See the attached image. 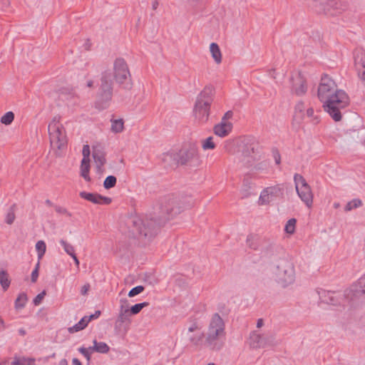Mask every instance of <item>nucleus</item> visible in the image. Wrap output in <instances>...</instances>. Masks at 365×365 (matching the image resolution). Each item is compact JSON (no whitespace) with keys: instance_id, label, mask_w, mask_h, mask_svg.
<instances>
[{"instance_id":"nucleus-60","label":"nucleus","mask_w":365,"mask_h":365,"mask_svg":"<svg viewBox=\"0 0 365 365\" xmlns=\"http://www.w3.org/2000/svg\"><path fill=\"white\" fill-rule=\"evenodd\" d=\"M339 206V203H334V207L337 208Z\"/></svg>"},{"instance_id":"nucleus-50","label":"nucleus","mask_w":365,"mask_h":365,"mask_svg":"<svg viewBox=\"0 0 365 365\" xmlns=\"http://www.w3.org/2000/svg\"><path fill=\"white\" fill-rule=\"evenodd\" d=\"M296 110L297 111H299V112H302L304 109V105L303 103H299L297 106H296Z\"/></svg>"},{"instance_id":"nucleus-12","label":"nucleus","mask_w":365,"mask_h":365,"mask_svg":"<svg viewBox=\"0 0 365 365\" xmlns=\"http://www.w3.org/2000/svg\"><path fill=\"white\" fill-rule=\"evenodd\" d=\"M354 67L360 79L365 80V51L356 48L354 53Z\"/></svg>"},{"instance_id":"nucleus-55","label":"nucleus","mask_w":365,"mask_h":365,"mask_svg":"<svg viewBox=\"0 0 365 365\" xmlns=\"http://www.w3.org/2000/svg\"><path fill=\"white\" fill-rule=\"evenodd\" d=\"M58 365H68V361L66 359H63L59 361Z\"/></svg>"},{"instance_id":"nucleus-40","label":"nucleus","mask_w":365,"mask_h":365,"mask_svg":"<svg viewBox=\"0 0 365 365\" xmlns=\"http://www.w3.org/2000/svg\"><path fill=\"white\" fill-rule=\"evenodd\" d=\"M129 312L128 308H125L123 305L120 306V313L118 315V320L121 322H124L127 320L128 313Z\"/></svg>"},{"instance_id":"nucleus-35","label":"nucleus","mask_w":365,"mask_h":365,"mask_svg":"<svg viewBox=\"0 0 365 365\" xmlns=\"http://www.w3.org/2000/svg\"><path fill=\"white\" fill-rule=\"evenodd\" d=\"M116 182H117V180L115 176L109 175L105 179V180L103 182V187L106 189H110V188L115 187Z\"/></svg>"},{"instance_id":"nucleus-8","label":"nucleus","mask_w":365,"mask_h":365,"mask_svg":"<svg viewBox=\"0 0 365 365\" xmlns=\"http://www.w3.org/2000/svg\"><path fill=\"white\" fill-rule=\"evenodd\" d=\"M284 189L280 185H274L264 188L259 195L257 203L259 205H267L283 196Z\"/></svg>"},{"instance_id":"nucleus-59","label":"nucleus","mask_w":365,"mask_h":365,"mask_svg":"<svg viewBox=\"0 0 365 365\" xmlns=\"http://www.w3.org/2000/svg\"><path fill=\"white\" fill-rule=\"evenodd\" d=\"M158 4L157 2H155V3L153 4V8L154 9H155L157 8V6H158Z\"/></svg>"},{"instance_id":"nucleus-27","label":"nucleus","mask_w":365,"mask_h":365,"mask_svg":"<svg viewBox=\"0 0 365 365\" xmlns=\"http://www.w3.org/2000/svg\"><path fill=\"white\" fill-rule=\"evenodd\" d=\"M0 284L4 291H6L11 284L9 274L4 269L0 270Z\"/></svg>"},{"instance_id":"nucleus-63","label":"nucleus","mask_w":365,"mask_h":365,"mask_svg":"<svg viewBox=\"0 0 365 365\" xmlns=\"http://www.w3.org/2000/svg\"><path fill=\"white\" fill-rule=\"evenodd\" d=\"M207 365H215V364H213V363H210V364H208Z\"/></svg>"},{"instance_id":"nucleus-15","label":"nucleus","mask_w":365,"mask_h":365,"mask_svg":"<svg viewBox=\"0 0 365 365\" xmlns=\"http://www.w3.org/2000/svg\"><path fill=\"white\" fill-rule=\"evenodd\" d=\"M0 365H36L34 359L24 356H14L0 361Z\"/></svg>"},{"instance_id":"nucleus-36","label":"nucleus","mask_w":365,"mask_h":365,"mask_svg":"<svg viewBox=\"0 0 365 365\" xmlns=\"http://www.w3.org/2000/svg\"><path fill=\"white\" fill-rule=\"evenodd\" d=\"M14 119V114L11 111L6 113L1 118V123L4 125H10Z\"/></svg>"},{"instance_id":"nucleus-26","label":"nucleus","mask_w":365,"mask_h":365,"mask_svg":"<svg viewBox=\"0 0 365 365\" xmlns=\"http://www.w3.org/2000/svg\"><path fill=\"white\" fill-rule=\"evenodd\" d=\"M93 343V346H92V349L93 352L107 354L110 350L108 345L105 342L98 341L97 340L94 339Z\"/></svg>"},{"instance_id":"nucleus-46","label":"nucleus","mask_w":365,"mask_h":365,"mask_svg":"<svg viewBox=\"0 0 365 365\" xmlns=\"http://www.w3.org/2000/svg\"><path fill=\"white\" fill-rule=\"evenodd\" d=\"M46 295V292L45 291H43L42 292L39 293L34 299V304L37 306V305H39L43 299L44 298Z\"/></svg>"},{"instance_id":"nucleus-33","label":"nucleus","mask_w":365,"mask_h":365,"mask_svg":"<svg viewBox=\"0 0 365 365\" xmlns=\"http://www.w3.org/2000/svg\"><path fill=\"white\" fill-rule=\"evenodd\" d=\"M148 304L149 303L146 302L136 304L129 309V312L130 313V314L135 315L138 314L144 307H148Z\"/></svg>"},{"instance_id":"nucleus-58","label":"nucleus","mask_w":365,"mask_h":365,"mask_svg":"<svg viewBox=\"0 0 365 365\" xmlns=\"http://www.w3.org/2000/svg\"><path fill=\"white\" fill-rule=\"evenodd\" d=\"M92 85H93V81H88L87 83L88 87H91Z\"/></svg>"},{"instance_id":"nucleus-24","label":"nucleus","mask_w":365,"mask_h":365,"mask_svg":"<svg viewBox=\"0 0 365 365\" xmlns=\"http://www.w3.org/2000/svg\"><path fill=\"white\" fill-rule=\"evenodd\" d=\"M90 322V319L87 316L83 317L77 324L69 327L68 331L71 334H73L84 329Z\"/></svg>"},{"instance_id":"nucleus-17","label":"nucleus","mask_w":365,"mask_h":365,"mask_svg":"<svg viewBox=\"0 0 365 365\" xmlns=\"http://www.w3.org/2000/svg\"><path fill=\"white\" fill-rule=\"evenodd\" d=\"M177 205L178 202L173 196L167 197L161 202L162 212L170 215H175L180 212V207Z\"/></svg>"},{"instance_id":"nucleus-1","label":"nucleus","mask_w":365,"mask_h":365,"mask_svg":"<svg viewBox=\"0 0 365 365\" xmlns=\"http://www.w3.org/2000/svg\"><path fill=\"white\" fill-rule=\"evenodd\" d=\"M318 98L323 103L326 112L335 120L341 119V110L346 108L349 103L347 94L337 88L334 81L327 75H324L320 81Z\"/></svg>"},{"instance_id":"nucleus-2","label":"nucleus","mask_w":365,"mask_h":365,"mask_svg":"<svg viewBox=\"0 0 365 365\" xmlns=\"http://www.w3.org/2000/svg\"><path fill=\"white\" fill-rule=\"evenodd\" d=\"M226 335L225 323L223 319L218 314H213L208 323L205 333V344L212 349L219 350L224 344Z\"/></svg>"},{"instance_id":"nucleus-53","label":"nucleus","mask_w":365,"mask_h":365,"mask_svg":"<svg viewBox=\"0 0 365 365\" xmlns=\"http://www.w3.org/2000/svg\"><path fill=\"white\" fill-rule=\"evenodd\" d=\"M73 365H82L81 362L76 358L72 359Z\"/></svg>"},{"instance_id":"nucleus-41","label":"nucleus","mask_w":365,"mask_h":365,"mask_svg":"<svg viewBox=\"0 0 365 365\" xmlns=\"http://www.w3.org/2000/svg\"><path fill=\"white\" fill-rule=\"evenodd\" d=\"M14 220H15L14 210L13 207H11L6 215L5 222L8 225H11L14 222Z\"/></svg>"},{"instance_id":"nucleus-56","label":"nucleus","mask_w":365,"mask_h":365,"mask_svg":"<svg viewBox=\"0 0 365 365\" xmlns=\"http://www.w3.org/2000/svg\"><path fill=\"white\" fill-rule=\"evenodd\" d=\"M40 267V260L38 259V262L36 263L34 269H36L38 272Z\"/></svg>"},{"instance_id":"nucleus-28","label":"nucleus","mask_w":365,"mask_h":365,"mask_svg":"<svg viewBox=\"0 0 365 365\" xmlns=\"http://www.w3.org/2000/svg\"><path fill=\"white\" fill-rule=\"evenodd\" d=\"M27 302H28V297H27V295L26 294V293H24V292L20 293L18 295V297L16 299L15 302H14L15 309L17 310H20V309H23L26 306Z\"/></svg>"},{"instance_id":"nucleus-62","label":"nucleus","mask_w":365,"mask_h":365,"mask_svg":"<svg viewBox=\"0 0 365 365\" xmlns=\"http://www.w3.org/2000/svg\"><path fill=\"white\" fill-rule=\"evenodd\" d=\"M276 163H277V164H278V163H279V160L276 159Z\"/></svg>"},{"instance_id":"nucleus-9","label":"nucleus","mask_w":365,"mask_h":365,"mask_svg":"<svg viewBox=\"0 0 365 365\" xmlns=\"http://www.w3.org/2000/svg\"><path fill=\"white\" fill-rule=\"evenodd\" d=\"M113 77L119 84L130 80V74L126 61L123 58H118L113 63Z\"/></svg>"},{"instance_id":"nucleus-23","label":"nucleus","mask_w":365,"mask_h":365,"mask_svg":"<svg viewBox=\"0 0 365 365\" xmlns=\"http://www.w3.org/2000/svg\"><path fill=\"white\" fill-rule=\"evenodd\" d=\"M338 294L333 292H323L321 295L322 300L329 304L336 305L338 304Z\"/></svg>"},{"instance_id":"nucleus-10","label":"nucleus","mask_w":365,"mask_h":365,"mask_svg":"<svg viewBox=\"0 0 365 365\" xmlns=\"http://www.w3.org/2000/svg\"><path fill=\"white\" fill-rule=\"evenodd\" d=\"M261 153L258 145L255 143H251L242 152V161L247 167L252 166L254 163L260 160Z\"/></svg>"},{"instance_id":"nucleus-20","label":"nucleus","mask_w":365,"mask_h":365,"mask_svg":"<svg viewBox=\"0 0 365 365\" xmlns=\"http://www.w3.org/2000/svg\"><path fill=\"white\" fill-rule=\"evenodd\" d=\"M93 158L98 170L101 171L106 163L105 153L101 147L95 146L93 148Z\"/></svg>"},{"instance_id":"nucleus-3","label":"nucleus","mask_w":365,"mask_h":365,"mask_svg":"<svg viewBox=\"0 0 365 365\" xmlns=\"http://www.w3.org/2000/svg\"><path fill=\"white\" fill-rule=\"evenodd\" d=\"M212 87L206 86L197 98L194 114L195 118L202 122L206 121L208 118L210 105L212 102Z\"/></svg>"},{"instance_id":"nucleus-7","label":"nucleus","mask_w":365,"mask_h":365,"mask_svg":"<svg viewBox=\"0 0 365 365\" xmlns=\"http://www.w3.org/2000/svg\"><path fill=\"white\" fill-rule=\"evenodd\" d=\"M112 76L110 73H105L101 78V84L98 94L97 104L99 108L107 107V103L112 98Z\"/></svg>"},{"instance_id":"nucleus-11","label":"nucleus","mask_w":365,"mask_h":365,"mask_svg":"<svg viewBox=\"0 0 365 365\" xmlns=\"http://www.w3.org/2000/svg\"><path fill=\"white\" fill-rule=\"evenodd\" d=\"M232 117V113L227 111L221 120V122L214 128L215 135L223 138L229 135L232 128V124L229 121Z\"/></svg>"},{"instance_id":"nucleus-57","label":"nucleus","mask_w":365,"mask_h":365,"mask_svg":"<svg viewBox=\"0 0 365 365\" xmlns=\"http://www.w3.org/2000/svg\"><path fill=\"white\" fill-rule=\"evenodd\" d=\"M140 232L141 234L144 235V236H145V237H147V236H148V235H149V233H148V232H146V231H142V230H140Z\"/></svg>"},{"instance_id":"nucleus-13","label":"nucleus","mask_w":365,"mask_h":365,"mask_svg":"<svg viewBox=\"0 0 365 365\" xmlns=\"http://www.w3.org/2000/svg\"><path fill=\"white\" fill-rule=\"evenodd\" d=\"M249 344L252 348H262L268 345L274 344L272 336L261 335L257 331L251 333L249 339Z\"/></svg>"},{"instance_id":"nucleus-45","label":"nucleus","mask_w":365,"mask_h":365,"mask_svg":"<svg viewBox=\"0 0 365 365\" xmlns=\"http://www.w3.org/2000/svg\"><path fill=\"white\" fill-rule=\"evenodd\" d=\"M306 114L309 118H313L312 121L314 123H319V120L317 116H314V109L312 108H307Z\"/></svg>"},{"instance_id":"nucleus-54","label":"nucleus","mask_w":365,"mask_h":365,"mask_svg":"<svg viewBox=\"0 0 365 365\" xmlns=\"http://www.w3.org/2000/svg\"><path fill=\"white\" fill-rule=\"evenodd\" d=\"M263 325V320L262 319H259L257 322V327L260 328Z\"/></svg>"},{"instance_id":"nucleus-5","label":"nucleus","mask_w":365,"mask_h":365,"mask_svg":"<svg viewBox=\"0 0 365 365\" xmlns=\"http://www.w3.org/2000/svg\"><path fill=\"white\" fill-rule=\"evenodd\" d=\"M51 145L58 150L63 149L67 143L65 129L59 118L54 117L48 126Z\"/></svg>"},{"instance_id":"nucleus-14","label":"nucleus","mask_w":365,"mask_h":365,"mask_svg":"<svg viewBox=\"0 0 365 365\" xmlns=\"http://www.w3.org/2000/svg\"><path fill=\"white\" fill-rule=\"evenodd\" d=\"M291 81L292 90L295 94L301 96L307 92L306 79L300 73L294 74L292 76Z\"/></svg>"},{"instance_id":"nucleus-18","label":"nucleus","mask_w":365,"mask_h":365,"mask_svg":"<svg viewBox=\"0 0 365 365\" xmlns=\"http://www.w3.org/2000/svg\"><path fill=\"white\" fill-rule=\"evenodd\" d=\"M319 4L320 11L326 13H331L332 10H338L340 9V4L337 0H314Z\"/></svg>"},{"instance_id":"nucleus-42","label":"nucleus","mask_w":365,"mask_h":365,"mask_svg":"<svg viewBox=\"0 0 365 365\" xmlns=\"http://www.w3.org/2000/svg\"><path fill=\"white\" fill-rule=\"evenodd\" d=\"M143 290H144V287L143 286H141V285L137 286V287L131 289L129 291L128 297H133L140 294L141 292H143Z\"/></svg>"},{"instance_id":"nucleus-19","label":"nucleus","mask_w":365,"mask_h":365,"mask_svg":"<svg viewBox=\"0 0 365 365\" xmlns=\"http://www.w3.org/2000/svg\"><path fill=\"white\" fill-rule=\"evenodd\" d=\"M350 292H353V296L356 298L365 296V274L351 287Z\"/></svg>"},{"instance_id":"nucleus-48","label":"nucleus","mask_w":365,"mask_h":365,"mask_svg":"<svg viewBox=\"0 0 365 365\" xmlns=\"http://www.w3.org/2000/svg\"><path fill=\"white\" fill-rule=\"evenodd\" d=\"M38 277V272L36 269H34L31 272V281L36 282Z\"/></svg>"},{"instance_id":"nucleus-25","label":"nucleus","mask_w":365,"mask_h":365,"mask_svg":"<svg viewBox=\"0 0 365 365\" xmlns=\"http://www.w3.org/2000/svg\"><path fill=\"white\" fill-rule=\"evenodd\" d=\"M90 172V160H82L80 166L81 176L86 181H91Z\"/></svg>"},{"instance_id":"nucleus-37","label":"nucleus","mask_w":365,"mask_h":365,"mask_svg":"<svg viewBox=\"0 0 365 365\" xmlns=\"http://www.w3.org/2000/svg\"><path fill=\"white\" fill-rule=\"evenodd\" d=\"M78 351L87 359V361H90L91 359V354L93 352L92 346H89L88 348L81 346L78 348Z\"/></svg>"},{"instance_id":"nucleus-6","label":"nucleus","mask_w":365,"mask_h":365,"mask_svg":"<svg viewBox=\"0 0 365 365\" xmlns=\"http://www.w3.org/2000/svg\"><path fill=\"white\" fill-rule=\"evenodd\" d=\"M294 182L297 195L308 208H311L314 199L311 187L304 178L299 174L294 175Z\"/></svg>"},{"instance_id":"nucleus-31","label":"nucleus","mask_w":365,"mask_h":365,"mask_svg":"<svg viewBox=\"0 0 365 365\" xmlns=\"http://www.w3.org/2000/svg\"><path fill=\"white\" fill-rule=\"evenodd\" d=\"M297 220L294 218L289 219L285 226L284 231L286 233L292 235L295 232Z\"/></svg>"},{"instance_id":"nucleus-38","label":"nucleus","mask_w":365,"mask_h":365,"mask_svg":"<svg viewBox=\"0 0 365 365\" xmlns=\"http://www.w3.org/2000/svg\"><path fill=\"white\" fill-rule=\"evenodd\" d=\"M202 146L204 150L214 149L215 148V144L213 142V138L209 137V138H206L202 142Z\"/></svg>"},{"instance_id":"nucleus-21","label":"nucleus","mask_w":365,"mask_h":365,"mask_svg":"<svg viewBox=\"0 0 365 365\" xmlns=\"http://www.w3.org/2000/svg\"><path fill=\"white\" fill-rule=\"evenodd\" d=\"M197 158V150L194 147L183 150L180 152L179 162L185 164Z\"/></svg>"},{"instance_id":"nucleus-34","label":"nucleus","mask_w":365,"mask_h":365,"mask_svg":"<svg viewBox=\"0 0 365 365\" xmlns=\"http://www.w3.org/2000/svg\"><path fill=\"white\" fill-rule=\"evenodd\" d=\"M61 245L63 247L64 251L70 256H72L73 255L75 254V250H74V247L72 245H71L70 243L67 242L66 240H61L59 241Z\"/></svg>"},{"instance_id":"nucleus-39","label":"nucleus","mask_w":365,"mask_h":365,"mask_svg":"<svg viewBox=\"0 0 365 365\" xmlns=\"http://www.w3.org/2000/svg\"><path fill=\"white\" fill-rule=\"evenodd\" d=\"M190 341L195 345H197L199 342L202 340V334H187Z\"/></svg>"},{"instance_id":"nucleus-49","label":"nucleus","mask_w":365,"mask_h":365,"mask_svg":"<svg viewBox=\"0 0 365 365\" xmlns=\"http://www.w3.org/2000/svg\"><path fill=\"white\" fill-rule=\"evenodd\" d=\"M101 315V312L100 311H96L93 314H91L90 316H87V318L90 319V322L91 321V319H97L100 317Z\"/></svg>"},{"instance_id":"nucleus-44","label":"nucleus","mask_w":365,"mask_h":365,"mask_svg":"<svg viewBox=\"0 0 365 365\" xmlns=\"http://www.w3.org/2000/svg\"><path fill=\"white\" fill-rule=\"evenodd\" d=\"M83 159L90 160L91 150L88 145H84L82 150Z\"/></svg>"},{"instance_id":"nucleus-4","label":"nucleus","mask_w":365,"mask_h":365,"mask_svg":"<svg viewBox=\"0 0 365 365\" xmlns=\"http://www.w3.org/2000/svg\"><path fill=\"white\" fill-rule=\"evenodd\" d=\"M276 282L282 288L292 285L296 279V272L293 263L289 260H281L275 273Z\"/></svg>"},{"instance_id":"nucleus-51","label":"nucleus","mask_w":365,"mask_h":365,"mask_svg":"<svg viewBox=\"0 0 365 365\" xmlns=\"http://www.w3.org/2000/svg\"><path fill=\"white\" fill-rule=\"evenodd\" d=\"M56 212L61 213V214L67 213V210L63 207H56Z\"/></svg>"},{"instance_id":"nucleus-29","label":"nucleus","mask_w":365,"mask_h":365,"mask_svg":"<svg viewBox=\"0 0 365 365\" xmlns=\"http://www.w3.org/2000/svg\"><path fill=\"white\" fill-rule=\"evenodd\" d=\"M111 122V130L115 133H121L124 129V121L121 118L112 119Z\"/></svg>"},{"instance_id":"nucleus-47","label":"nucleus","mask_w":365,"mask_h":365,"mask_svg":"<svg viewBox=\"0 0 365 365\" xmlns=\"http://www.w3.org/2000/svg\"><path fill=\"white\" fill-rule=\"evenodd\" d=\"M91 289V285L88 283L85 284L81 288V294L83 296L87 295Z\"/></svg>"},{"instance_id":"nucleus-32","label":"nucleus","mask_w":365,"mask_h":365,"mask_svg":"<svg viewBox=\"0 0 365 365\" xmlns=\"http://www.w3.org/2000/svg\"><path fill=\"white\" fill-rule=\"evenodd\" d=\"M362 205V202L359 199H354L349 202L345 206V211L349 212L351 211L353 209L359 207Z\"/></svg>"},{"instance_id":"nucleus-16","label":"nucleus","mask_w":365,"mask_h":365,"mask_svg":"<svg viewBox=\"0 0 365 365\" xmlns=\"http://www.w3.org/2000/svg\"><path fill=\"white\" fill-rule=\"evenodd\" d=\"M81 197L86 200L93 204L109 205L111 202V198L102 196L97 193L87 192L85 191L80 192Z\"/></svg>"},{"instance_id":"nucleus-22","label":"nucleus","mask_w":365,"mask_h":365,"mask_svg":"<svg viewBox=\"0 0 365 365\" xmlns=\"http://www.w3.org/2000/svg\"><path fill=\"white\" fill-rule=\"evenodd\" d=\"M210 52L216 64H220L222 61V55L219 46L216 43L210 44Z\"/></svg>"},{"instance_id":"nucleus-30","label":"nucleus","mask_w":365,"mask_h":365,"mask_svg":"<svg viewBox=\"0 0 365 365\" xmlns=\"http://www.w3.org/2000/svg\"><path fill=\"white\" fill-rule=\"evenodd\" d=\"M36 250L37 252L38 259L41 260L45 255L46 245L44 241L38 240L36 244Z\"/></svg>"},{"instance_id":"nucleus-61","label":"nucleus","mask_w":365,"mask_h":365,"mask_svg":"<svg viewBox=\"0 0 365 365\" xmlns=\"http://www.w3.org/2000/svg\"><path fill=\"white\" fill-rule=\"evenodd\" d=\"M5 1H6V2H5V4H9V0H5Z\"/></svg>"},{"instance_id":"nucleus-43","label":"nucleus","mask_w":365,"mask_h":365,"mask_svg":"<svg viewBox=\"0 0 365 365\" xmlns=\"http://www.w3.org/2000/svg\"><path fill=\"white\" fill-rule=\"evenodd\" d=\"M200 330L201 326L197 322H193L188 327L187 334H192L196 331L200 332Z\"/></svg>"},{"instance_id":"nucleus-52","label":"nucleus","mask_w":365,"mask_h":365,"mask_svg":"<svg viewBox=\"0 0 365 365\" xmlns=\"http://www.w3.org/2000/svg\"><path fill=\"white\" fill-rule=\"evenodd\" d=\"M71 257L73 259V260H74V262H75L76 265L77 267H78V266H79L80 262H79V260L78 259V258H77V257H76V254L73 255H72V256H71Z\"/></svg>"}]
</instances>
